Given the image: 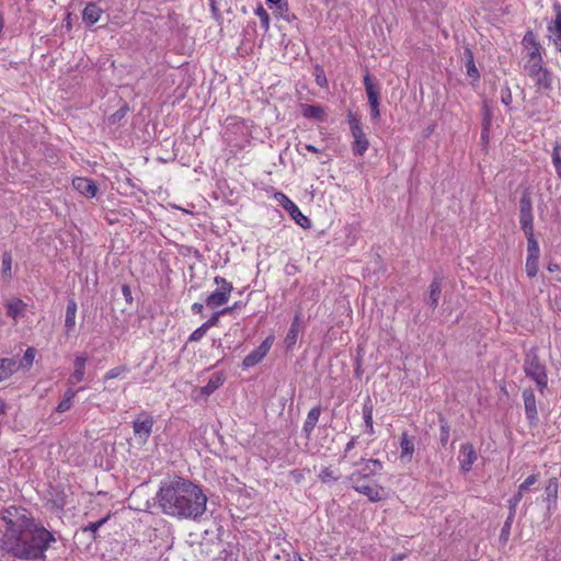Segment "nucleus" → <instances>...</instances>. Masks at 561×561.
Returning <instances> with one entry per match:
<instances>
[{"label":"nucleus","mask_w":561,"mask_h":561,"mask_svg":"<svg viewBox=\"0 0 561 561\" xmlns=\"http://www.w3.org/2000/svg\"><path fill=\"white\" fill-rule=\"evenodd\" d=\"M526 73L534 81L537 90H549L552 85L551 72L543 66V60L526 61L524 65Z\"/></svg>","instance_id":"nucleus-5"},{"label":"nucleus","mask_w":561,"mask_h":561,"mask_svg":"<svg viewBox=\"0 0 561 561\" xmlns=\"http://www.w3.org/2000/svg\"><path fill=\"white\" fill-rule=\"evenodd\" d=\"M33 360H34V353H24L23 360L20 364H18V368L20 366L28 367L33 364Z\"/></svg>","instance_id":"nucleus-48"},{"label":"nucleus","mask_w":561,"mask_h":561,"mask_svg":"<svg viewBox=\"0 0 561 561\" xmlns=\"http://www.w3.org/2000/svg\"><path fill=\"white\" fill-rule=\"evenodd\" d=\"M4 26V19L2 16V14L0 13V31L3 28Z\"/></svg>","instance_id":"nucleus-60"},{"label":"nucleus","mask_w":561,"mask_h":561,"mask_svg":"<svg viewBox=\"0 0 561 561\" xmlns=\"http://www.w3.org/2000/svg\"><path fill=\"white\" fill-rule=\"evenodd\" d=\"M382 469V463L378 459H369L364 462V466L360 470L356 472H362L363 479H367L370 476H375L380 472Z\"/></svg>","instance_id":"nucleus-22"},{"label":"nucleus","mask_w":561,"mask_h":561,"mask_svg":"<svg viewBox=\"0 0 561 561\" xmlns=\"http://www.w3.org/2000/svg\"><path fill=\"white\" fill-rule=\"evenodd\" d=\"M468 53H469V58L466 61L467 75H468V77L472 78L473 80H479L480 72H479L478 68L476 67L471 51H468Z\"/></svg>","instance_id":"nucleus-35"},{"label":"nucleus","mask_w":561,"mask_h":561,"mask_svg":"<svg viewBox=\"0 0 561 561\" xmlns=\"http://www.w3.org/2000/svg\"><path fill=\"white\" fill-rule=\"evenodd\" d=\"M273 343V336L267 337L260 346L259 351H268Z\"/></svg>","instance_id":"nucleus-52"},{"label":"nucleus","mask_w":561,"mask_h":561,"mask_svg":"<svg viewBox=\"0 0 561 561\" xmlns=\"http://www.w3.org/2000/svg\"><path fill=\"white\" fill-rule=\"evenodd\" d=\"M519 224L527 239L535 238L533 213H519Z\"/></svg>","instance_id":"nucleus-21"},{"label":"nucleus","mask_w":561,"mask_h":561,"mask_svg":"<svg viewBox=\"0 0 561 561\" xmlns=\"http://www.w3.org/2000/svg\"><path fill=\"white\" fill-rule=\"evenodd\" d=\"M103 9L96 2H89L82 11V20L88 25H93L100 21Z\"/></svg>","instance_id":"nucleus-16"},{"label":"nucleus","mask_w":561,"mask_h":561,"mask_svg":"<svg viewBox=\"0 0 561 561\" xmlns=\"http://www.w3.org/2000/svg\"><path fill=\"white\" fill-rule=\"evenodd\" d=\"M458 459H459L461 471L462 472L470 471L472 468V465L478 459V456H477L473 445L470 443L462 444L460 447V450H459Z\"/></svg>","instance_id":"nucleus-13"},{"label":"nucleus","mask_w":561,"mask_h":561,"mask_svg":"<svg viewBox=\"0 0 561 561\" xmlns=\"http://www.w3.org/2000/svg\"><path fill=\"white\" fill-rule=\"evenodd\" d=\"M414 450V439L407 433H403L400 438V460L403 462H410L413 458Z\"/></svg>","instance_id":"nucleus-15"},{"label":"nucleus","mask_w":561,"mask_h":561,"mask_svg":"<svg viewBox=\"0 0 561 561\" xmlns=\"http://www.w3.org/2000/svg\"><path fill=\"white\" fill-rule=\"evenodd\" d=\"M552 163L558 176L561 179V144L556 141L552 150Z\"/></svg>","instance_id":"nucleus-34"},{"label":"nucleus","mask_w":561,"mask_h":561,"mask_svg":"<svg viewBox=\"0 0 561 561\" xmlns=\"http://www.w3.org/2000/svg\"><path fill=\"white\" fill-rule=\"evenodd\" d=\"M206 332L207 330L201 325L191 334L190 341H199L206 334Z\"/></svg>","instance_id":"nucleus-47"},{"label":"nucleus","mask_w":561,"mask_h":561,"mask_svg":"<svg viewBox=\"0 0 561 561\" xmlns=\"http://www.w3.org/2000/svg\"><path fill=\"white\" fill-rule=\"evenodd\" d=\"M364 85L367 94L370 110L380 106V91L379 88L374 83L369 72H366L364 77Z\"/></svg>","instance_id":"nucleus-14"},{"label":"nucleus","mask_w":561,"mask_h":561,"mask_svg":"<svg viewBox=\"0 0 561 561\" xmlns=\"http://www.w3.org/2000/svg\"><path fill=\"white\" fill-rule=\"evenodd\" d=\"M7 314L15 322L23 317L26 310V304L20 298H13L5 304Z\"/></svg>","instance_id":"nucleus-17"},{"label":"nucleus","mask_w":561,"mask_h":561,"mask_svg":"<svg viewBox=\"0 0 561 561\" xmlns=\"http://www.w3.org/2000/svg\"><path fill=\"white\" fill-rule=\"evenodd\" d=\"M520 209L519 213H533V201L529 193H524L520 198Z\"/></svg>","instance_id":"nucleus-38"},{"label":"nucleus","mask_w":561,"mask_h":561,"mask_svg":"<svg viewBox=\"0 0 561 561\" xmlns=\"http://www.w3.org/2000/svg\"><path fill=\"white\" fill-rule=\"evenodd\" d=\"M356 444V437H353L345 446L344 449V458L347 457L348 453L355 447Z\"/></svg>","instance_id":"nucleus-51"},{"label":"nucleus","mask_w":561,"mask_h":561,"mask_svg":"<svg viewBox=\"0 0 561 561\" xmlns=\"http://www.w3.org/2000/svg\"><path fill=\"white\" fill-rule=\"evenodd\" d=\"M3 520L7 525L3 545L12 556L30 561L45 560L46 550L56 541L49 530L36 525L22 507L5 510Z\"/></svg>","instance_id":"nucleus-1"},{"label":"nucleus","mask_w":561,"mask_h":561,"mask_svg":"<svg viewBox=\"0 0 561 561\" xmlns=\"http://www.w3.org/2000/svg\"><path fill=\"white\" fill-rule=\"evenodd\" d=\"M540 255V248L535 238H528L527 240V259H526V273L527 276L533 278L538 272V261Z\"/></svg>","instance_id":"nucleus-10"},{"label":"nucleus","mask_w":561,"mask_h":561,"mask_svg":"<svg viewBox=\"0 0 561 561\" xmlns=\"http://www.w3.org/2000/svg\"><path fill=\"white\" fill-rule=\"evenodd\" d=\"M305 149L307 151H310V152H313V153H319L321 152L320 149H318L317 147H314L313 145H305Z\"/></svg>","instance_id":"nucleus-56"},{"label":"nucleus","mask_w":561,"mask_h":561,"mask_svg":"<svg viewBox=\"0 0 561 561\" xmlns=\"http://www.w3.org/2000/svg\"><path fill=\"white\" fill-rule=\"evenodd\" d=\"M267 3L278 7L279 10H287V0H266Z\"/></svg>","instance_id":"nucleus-50"},{"label":"nucleus","mask_w":561,"mask_h":561,"mask_svg":"<svg viewBox=\"0 0 561 561\" xmlns=\"http://www.w3.org/2000/svg\"><path fill=\"white\" fill-rule=\"evenodd\" d=\"M538 481V474H530L526 480L518 486L520 493H525L531 485Z\"/></svg>","instance_id":"nucleus-41"},{"label":"nucleus","mask_w":561,"mask_h":561,"mask_svg":"<svg viewBox=\"0 0 561 561\" xmlns=\"http://www.w3.org/2000/svg\"><path fill=\"white\" fill-rule=\"evenodd\" d=\"M154 420L151 415L141 413L133 422V430L136 438L145 444L152 432Z\"/></svg>","instance_id":"nucleus-8"},{"label":"nucleus","mask_w":561,"mask_h":561,"mask_svg":"<svg viewBox=\"0 0 561 561\" xmlns=\"http://www.w3.org/2000/svg\"><path fill=\"white\" fill-rule=\"evenodd\" d=\"M287 213L301 228H310V219L300 211L299 207L296 204Z\"/></svg>","instance_id":"nucleus-27"},{"label":"nucleus","mask_w":561,"mask_h":561,"mask_svg":"<svg viewBox=\"0 0 561 561\" xmlns=\"http://www.w3.org/2000/svg\"><path fill=\"white\" fill-rule=\"evenodd\" d=\"M124 373H125V368L124 367H116V368H113V369L108 370L106 373L105 378L106 379L117 378L121 375H123Z\"/></svg>","instance_id":"nucleus-46"},{"label":"nucleus","mask_w":561,"mask_h":561,"mask_svg":"<svg viewBox=\"0 0 561 561\" xmlns=\"http://www.w3.org/2000/svg\"><path fill=\"white\" fill-rule=\"evenodd\" d=\"M264 355H265V353H250L243 359V363H242L243 367L249 368V367L256 365L257 363H260L263 359Z\"/></svg>","instance_id":"nucleus-37"},{"label":"nucleus","mask_w":561,"mask_h":561,"mask_svg":"<svg viewBox=\"0 0 561 561\" xmlns=\"http://www.w3.org/2000/svg\"><path fill=\"white\" fill-rule=\"evenodd\" d=\"M122 291H123V295L125 296L127 301L131 300V291H130L129 286L124 285L123 288H122Z\"/></svg>","instance_id":"nucleus-54"},{"label":"nucleus","mask_w":561,"mask_h":561,"mask_svg":"<svg viewBox=\"0 0 561 561\" xmlns=\"http://www.w3.org/2000/svg\"><path fill=\"white\" fill-rule=\"evenodd\" d=\"M106 518L100 519L95 523H90L89 526L85 528L87 530H90L91 533L95 534L98 529L105 523Z\"/></svg>","instance_id":"nucleus-49"},{"label":"nucleus","mask_w":561,"mask_h":561,"mask_svg":"<svg viewBox=\"0 0 561 561\" xmlns=\"http://www.w3.org/2000/svg\"><path fill=\"white\" fill-rule=\"evenodd\" d=\"M557 304H558V307H559V309L561 311V297L557 299Z\"/></svg>","instance_id":"nucleus-62"},{"label":"nucleus","mask_w":561,"mask_h":561,"mask_svg":"<svg viewBox=\"0 0 561 561\" xmlns=\"http://www.w3.org/2000/svg\"><path fill=\"white\" fill-rule=\"evenodd\" d=\"M547 492H548L549 496L557 497V493H558V482H557V479H550L549 480V483H548V486H547Z\"/></svg>","instance_id":"nucleus-45"},{"label":"nucleus","mask_w":561,"mask_h":561,"mask_svg":"<svg viewBox=\"0 0 561 561\" xmlns=\"http://www.w3.org/2000/svg\"><path fill=\"white\" fill-rule=\"evenodd\" d=\"M347 123L353 138L352 152L356 157H363L369 148V139L364 131L360 117L357 113L348 111Z\"/></svg>","instance_id":"nucleus-3"},{"label":"nucleus","mask_w":561,"mask_h":561,"mask_svg":"<svg viewBox=\"0 0 561 561\" xmlns=\"http://www.w3.org/2000/svg\"><path fill=\"white\" fill-rule=\"evenodd\" d=\"M214 283L217 285V288L205 299V305L210 309H216L226 305L233 290L232 283L227 280L225 277L215 276Z\"/></svg>","instance_id":"nucleus-6"},{"label":"nucleus","mask_w":561,"mask_h":561,"mask_svg":"<svg viewBox=\"0 0 561 561\" xmlns=\"http://www.w3.org/2000/svg\"><path fill=\"white\" fill-rule=\"evenodd\" d=\"M76 314H77V302L73 299H71L68 301L67 309H66L65 325L67 329L75 328Z\"/></svg>","instance_id":"nucleus-28"},{"label":"nucleus","mask_w":561,"mask_h":561,"mask_svg":"<svg viewBox=\"0 0 561 561\" xmlns=\"http://www.w3.org/2000/svg\"><path fill=\"white\" fill-rule=\"evenodd\" d=\"M316 82L321 88L328 87V80H327L325 72L320 67L316 68Z\"/></svg>","instance_id":"nucleus-42"},{"label":"nucleus","mask_w":561,"mask_h":561,"mask_svg":"<svg viewBox=\"0 0 561 561\" xmlns=\"http://www.w3.org/2000/svg\"><path fill=\"white\" fill-rule=\"evenodd\" d=\"M370 116L373 119H378L380 117V110L379 107L370 110Z\"/></svg>","instance_id":"nucleus-55"},{"label":"nucleus","mask_w":561,"mask_h":561,"mask_svg":"<svg viewBox=\"0 0 561 561\" xmlns=\"http://www.w3.org/2000/svg\"><path fill=\"white\" fill-rule=\"evenodd\" d=\"M442 293V286L439 280L435 279L430 285V304L433 308H435L438 305V300Z\"/></svg>","instance_id":"nucleus-31"},{"label":"nucleus","mask_w":561,"mask_h":561,"mask_svg":"<svg viewBox=\"0 0 561 561\" xmlns=\"http://www.w3.org/2000/svg\"><path fill=\"white\" fill-rule=\"evenodd\" d=\"M193 313L195 314H198V313H202L203 309H204V305L201 304V302H194L191 307Z\"/></svg>","instance_id":"nucleus-53"},{"label":"nucleus","mask_w":561,"mask_h":561,"mask_svg":"<svg viewBox=\"0 0 561 561\" xmlns=\"http://www.w3.org/2000/svg\"><path fill=\"white\" fill-rule=\"evenodd\" d=\"M226 380V376L221 371H217L213 374L206 386L196 388L192 392V397L194 400H201L208 398L211 393H214L220 386L224 385Z\"/></svg>","instance_id":"nucleus-9"},{"label":"nucleus","mask_w":561,"mask_h":561,"mask_svg":"<svg viewBox=\"0 0 561 561\" xmlns=\"http://www.w3.org/2000/svg\"><path fill=\"white\" fill-rule=\"evenodd\" d=\"M524 371L527 377L531 378L539 391H543L548 385V377L545 363L539 358L537 353H528L525 358Z\"/></svg>","instance_id":"nucleus-4"},{"label":"nucleus","mask_w":561,"mask_h":561,"mask_svg":"<svg viewBox=\"0 0 561 561\" xmlns=\"http://www.w3.org/2000/svg\"><path fill=\"white\" fill-rule=\"evenodd\" d=\"M73 188L87 198H93L99 192L95 182L89 178L77 176L72 180Z\"/></svg>","instance_id":"nucleus-12"},{"label":"nucleus","mask_w":561,"mask_h":561,"mask_svg":"<svg viewBox=\"0 0 561 561\" xmlns=\"http://www.w3.org/2000/svg\"><path fill=\"white\" fill-rule=\"evenodd\" d=\"M523 495H524L523 493L517 491V493L512 499H510V501H508L510 518H513V516L515 515L516 507H517L518 503L520 502V500L523 499Z\"/></svg>","instance_id":"nucleus-40"},{"label":"nucleus","mask_w":561,"mask_h":561,"mask_svg":"<svg viewBox=\"0 0 561 561\" xmlns=\"http://www.w3.org/2000/svg\"><path fill=\"white\" fill-rule=\"evenodd\" d=\"M18 370V363L12 358H3L0 360V381L10 377Z\"/></svg>","instance_id":"nucleus-24"},{"label":"nucleus","mask_w":561,"mask_h":561,"mask_svg":"<svg viewBox=\"0 0 561 561\" xmlns=\"http://www.w3.org/2000/svg\"><path fill=\"white\" fill-rule=\"evenodd\" d=\"M299 328H300L299 316L297 314L295 317V319L289 328V331L286 335V339H285V344H286L287 348H293L296 345V342L298 340V334H299Z\"/></svg>","instance_id":"nucleus-23"},{"label":"nucleus","mask_w":561,"mask_h":561,"mask_svg":"<svg viewBox=\"0 0 561 561\" xmlns=\"http://www.w3.org/2000/svg\"><path fill=\"white\" fill-rule=\"evenodd\" d=\"M548 32L552 43L561 41V11L558 12L556 18L548 24Z\"/></svg>","instance_id":"nucleus-26"},{"label":"nucleus","mask_w":561,"mask_h":561,"mask_svg":"<svg viewBox=\"0 0 561 561\" xmlns=\"http://www.w3.org/2000/svg\"><path fill=\"white\" fill-rule=\"evenodd\" d=\"M501 100L506 105L510 106L513 102V96L510 87H505L501 91Z\"/></svg>","instance_id":"nucleus-43"},{"label":"nucleus","mask_w":561,"mask_h":561,"mask_svg":"<svg viewBox=\"0 0 561 561\" xmlns=\"http://www.w3.org/2000/svg\"><path fill=\"white\" fill-rule=\"evenodd\" d=\"M348 481L356 492L364 494L371 502H378L382 500V488L377 483H373L367 479H363L362 472H353L348 477Z\"/></svg>","instance_id":"nucleus-7"},{"label":"nucleus","mask_w":561,"mask_h":561,"mask_svg":"<svg viewBox=\"0 0 561 561\" xmlns=\"http://www.w3.org/2000/svg\"><path fill=\"white\" fill-rule=\"evenodd\" d=\"M482 138H488V134H486V133H483V134H482Z\"/></svg>","instance_id":"nucleus-63"},{"label":"nucleus","mask_w":561,"mask_h":561,"mask_svg":"<svg viewBox=\"0 0 561 561\" xmlns=\"http://www.w3.org/2000/svg\"><path fill=\"white\" fill-rule=\"evenodd\" d=\"M547 268L549 272H557L560 270V266L557 263H549Z\"/></svg>","instance_id":"nucleus-58"},{"label":"nucleus","mask_w":561,"mask_h":561,"mask_svg":"<svg viewBox=\"0 0 561 561\" xmlns=\"http://www.w3.org/2000/svg\"><path fill=\"white\" fill-rule=\"evenodd\" d=\"M340 472L337 469H333L331 467H324L321 469V471L319 472V479L323 482V483H331V482H335L340 479Z\"/></svg>","instance_id":"nucleus-29"},{"label":"nucleus","mask_w":561,"mask_h":561,"mask_svg":"<svg viewBox=\"0 0 561 561\" xmlns=\"http://www.w3.org/2000/svg\"><path fill=\"white\" fill-rule=\"evenodd\" d=\"M320 414H321L320 407H314L308 412L307 417L304 423V426H302V433L306 435L307 438L310 437L312 431L314 430V427L319 421Z\"/></svg>","instance_id":"nucleus-19"},{"label":"nucleus","mask_w":561,"mask_h":561,"mask_svg":"<svg viewBox=\"0 0 561 561\" xmlns=\"http://www.w3.org/2000/svg\"><path fill=\"white\" fill-rule=\"evenodd\" d=\"M255 15L260 19L261 27L264 32H268L271 27V19L267 11L264 9L262 4H259L254 10Z\"/></svg>","instance_id":"nucleus-30"},{"label":"nucleus","mask_w":561,"mask_h":561,"mask_svg":"<svg viewBox=\"0 0 561 561\" xmlns=\"http://www.w3.org/2000/svg\"><path fill=\"white\" fill-rule=\"evenodd\" d=\"M301 114L305 118L325 121V111L321 105L301 104Z\"/></svg>","instance_id":"nucleus-20"},{"label":"nucleus","mask_w":561,"mask_h":561,"mask_svg":"<svg viewBox=\"0 0 561 561\" xmlns=\"http://www.w3.org/2000/svg\"><path fill=\"white\" fill-rule=\"evenodd\" d=\"M219 318H220V316H219V313L216 311V312H214V313H213V316H211V317H210L206 322H204V323L202 324V327H203L204 329H206V330H209L210 328L216 327V325L218 324V322H219Z\"/></svg>","instance_id":"nucleus-44"},{"label":"nucleus","mask_w":561,"mask_h":561,"mask_svg":"<svg viewBox=\"0 0 561 561\" xmlns=\"http://www.w3.org/2000/svg\"><path fill=\"white\" fill-rule=\"evenodd\" d=\"M523 400L525 405V413L528 420L534 421L537 419V405L536 398L530 389H526L523 391Z\"/></svg>","instance_id":"nucleus-18"},{"label":"nucleus","mask_w":561,"mask_h":561,"mask_svg":"<svg viewBox=\"0 0 561 561\" xmlns=\"http://www.w3.org/2000/svg\"><path fill=\"white\" fill-rule=\"evenodd\" d=\"M273 197L286 211L295 205V203L283 192H276Z\"/></svg>","instance_id":"nucleus-36"},{"label":"nucleus","mask_w":561,"mask_h":561,"mask_svg":"<svg viewBox=\"0 0 561 561\" xmlns=\"http://www.w3.org/2000/svg\"><path fill=\"white\" fill-rule=\"evenodd\" d=\"M447 438H448V432H445L442 437V440L445 442V440H447Z\"/></svg>","instance_id":"nucleus-61"},{"label":"nucleus","mask_w":561,"mask_h":561,"mask_svg":"<svg viewBox=\"0 0 561 561\" xmlns=\"http://www.w3.org/2000/svg\"><path fill=\"white\" fill-rule=\"evenodd\" d=\"M85 360V357H77L75 362V370L69 378L70 383L75 385L83 380Z\"/></svg>","instance_id":"nucleus-25"},{"label":"nucleus","mask_w":561,"mask_h":561,"mask_svg":"<svg viewBox=\"0 0 561 561\" xmlns=\"http://www.w3.org/2000/svg\"><path fill=\"white\" fill-rule=\"evenodd\" d=\"M523 47L527 51V60L526 61H536L537 59H541V46L536 38V35L533 31H527L522 41Z\"/></svg>","instance_id":"nucleus-11"},{"label":"nucleus","mask_w":561,"mask_h":561,"mask_svg":"<svg viewBox=\"0 0 561 561\" xmlns=\"http://www.w3.org/2000/svg\"><path fill=\"white\" fill-rule=\"evenodd\" d=\"M7 404L3 401H0V416L5 413Z\"/></svg>","instance_id":"nucleus-59"},{"label":"nucleus","mask_w":561,"mask_h":561,"mask_svg":"<svg viewBox=\"0 0 561 561\" xmlns=\"http://www.w3.org/2000/svg\"><path fill=\"white\" fill-rule=\"evenodd\" d=\"M233 308L234 307H226V308H222L221 310H218L217 312L221 317V316L230 313L233 310Z\"/></svg>","instance_id":"nucleus-57"},{"label":"nucleus","mask_w":561,"mask_h":561,"mask_svg":"<svg viewBox=\"0 0 561 561\" xmlns=\"http://www.w3.org/2000/svg\"><path fill=\"white\" fill-rule=\"evenodd\" d=\"M156 500L165 515L181 519L199 520L207 507L202 488L181 477L162 481Z\"/></svg>","instance_id":"nucleus-2"},{"label":"nucleus","mask_w":561,"mask_h":561,"mask_svg":"<svg viewBox=\"0 0 561 561\" xmlns=\"http://www.w3.org/2000/svg\"><path fill=\"white\" fill-rule=\"evenodd\" d=\"M12 268V256L9 252H4L2 255V273L5 276H11Z\"/></svg>","instance_id":"nucleus-39"},{"label":"nucleus","mask_w":561,"mask_h":561,"mask_svg":"<svg viewBox=\"0 0 561 561\" xmlns=\"http://www.w3.org/2000/svg\"><path fill=\"white\" fill-rule=\"evenodd\" d=\"M76 394H77V391H75L72 389H68L65 393L64 399L59 402V404L57 407V411L59 413H64V412L68 411L71 408L72 400L75 399Z\"/></svg>","instance_id":"nucleus-32"},{"label":"nucleus","mask_w":561,"mask_h":561,"mask_svg":"<svg viewBox=\"0 0 561 561\" xmlns=\"http://www.w3.org/2000/svg\"><path fill=\"white\" fill-rule=\"evenodd\" d=\"M363 416L365 421L366 432L370 435L375 433L373 425V407L370 404H364Z\"/></svg>","instance_id":"nucleus-33"}]
</instances>
